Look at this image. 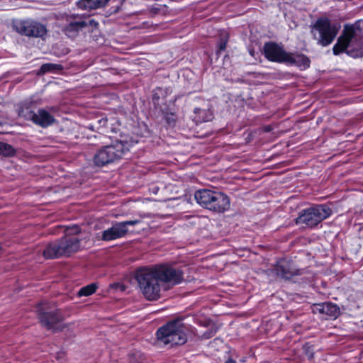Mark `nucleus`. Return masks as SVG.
I'll return each mask as SVG.
<instances>
[{
    "mask_svg": "<svg viewBox=\"0 0 363 363\" xmlns=\"http://www.w3.org/2000/svg\"><path fill=\"white\" fill-rule=\"evenodd\" d=\"M135 278L143 294L150 301L158 299L162 289L168 290L184 280L182 269L170 264L140 269Z\"/></svg>",
    "mask_w": 363,
    "mask_h": 363,
    "instance_id": "nucleus-1",
    "label": "nucleus"
},
{
    "mask_svg": "<svg viewBox=\"0 0 363 363\" xmlns=\"http://www.w3.org/2000/svg\"><path fill=\"white\" fill-rule=\"evenodd\" d=\"M334 55L346 52L352 57L363 56V20L344 26L342 35L333 48Z\"/></svg>",
    "mask_w": 363,
    "mask_h": 363,
    "instance_id": "nucleus-2",
    "label": "nucleus"
},
{
    "mask_svg": "<svg viewBox=\"0 0 363 363\" xmlns=\"http://www.w3.org/2000/svg\"><path fill=\"white\" fill-rule=\"evenodd\" d=\"M194 199L201 206L216 213H223L230 208V199L221 191L208 189L195 191Z\"/></svg>",
    "mask_w": 363,
    "mask_h": 363,
    "instance_id": "nucleus-3",
    "label": "nucleus"
},
{
    "mask_svg": "<svg viewBox=\"0 0 363 363\" xmlns=\"http://www.w3.org/2000/svg\"><path fill=\"white\" fill-rule=\"evenodd\" d=\"M158 340L165 345H183L187 340L186 328L180 320L167 323L157 331Z\"/></svg>",
    "mask_w": 363,
    "mask_h": 363,
    "instance_id": "nucleus-4",
    "label": "nucleus"
},
{
    "mask_svg": "<svg viewBox=\"0 0 363 363\" xmlns=\"http://www.w3.org/2000/svg\"><path fill=\"white\" fill-rule=\"evenodd\" d=\"M127 143L116 141L99 150L94 156V162L96 166L103 167L121 159L128 151Z\"/></svg>",
    "mask_w": 363,
    "mask_h": 363,
    "instance_id": "nucleus-5",
    "label": "nucleus"
},
{
    "mask_svg": "<svg viewBox=\"0 0 363 363\" xmlns=\"http://www.w3.org/2000/svg\"><path fill=\"white\" fill-rule=\"evenodd\" d=\"M339 28V26L332 24L328 18H320L313 26L311 32L320 45L327 46L333 41Z\"/></svg>",
    "mask_w": 363,
    "mask_h": 363,
    "instance_id": "nucleus-6",
    "label": "nucleus"
},
{
    "mask_svg": "<svg viewBox=\"0 0 363 363\" xmlns=\"http://www.w3.org/2000/svg\"><path fill=\"white\" fill-rule=\"evenodd\" d=\"M331 213L332 210L328 206H315L303 211L296 219V223L298 225L313 228L328 218Z\"/></svg>",
    "mask_w": 363,
    "mask_h": 363,
    "instance_id": "nucleus-7",
    "label": "nucleus"
},
{
    "mask_svg": "<svg viewBox=\"0 0 363 363\" xmlns=\"http://www.w3.org/2000/svg\"><path fill=\"white\" fill-rule=\"evenodd\" d=\"M140 223L139 220L116 222L111 228L104 230L99 239L104 241H111L125 236L128 232V226H133Z\"/></svg>",
    "mask_w": 363,
    "mask_h": 363,
    "instance_id": "nucleus-8",
    "label": "nucleus"
},
{
    "mask_svg": "<svg viewBox=\"0 0 363 363\" xmlns=\"http://www.w3.org/2000/svg\"><path fill=\"white\" fill-rule=\"evenodd\" d=\"M13 28L18 33L28 37L41 38L47 32L43 24L32 21H16L13 24Z\"/></svg>",
    "mask_w": 363,
    "mask_h": 363,
    "instance_id": "nucleus-9",
    "label": "nucleus"
},
{
    "mask_svg": "<svg viewBox=\"0 0 363 363\" xmlns=\"http://www.w3.org/2000/svg\"><path fill=\"white\" fill-rule=\"evenodd\" d=\"M264 52L266 58L269 60L284 63L289 53L281 46L274 43H266L264 46Z\"/></svg>",
    "mask_w": 363,
    "mask_h": 363,
    "instance_id": "nucleus-10",
    "label": "nucleus"
},
{
    "mask_svg": "<svg viewBox=\"0 0 363 363\" xmlns=\"http://www.w3.org/2000/svg\"><path fill=\"white\" fill-rule=\"evenodd\" d=\"M58 244L59 252L63 255H69L80 248L79 240L77 237H65L58 242Z\"/></svg>",
    "mask_w": 363,
    "mask_h": 363,
    "instance_id": "nucleus-11",
    "label": "nucleus"
},
{
    "mask_svg": "<svg viewBox=\"0 0 363 363\" xmlns=\"http://www.w3.org/2000/svg\"><path fill=\"white\" fill-rule=\"evenodd\" d=\"M67 25L65 27V31L69 36L72 35V32H77L87 26V23L82 21L77 15H69L66 18Z\"/></svg>",
    "mask_w": 363,
    "mask_h": 363,
    "instance_id": "nucleus-12",
    "label": "nucleus"
},
{
    "mask_svg": "<svg viewBox=\"0 0 363 363\" xmlns=\"http://www.w3.org/2000/svg\"><path fill=\"white\" fill-rule=\"evenodd\" d=\"M313 311L318 312L320 314H325L330 318H335L340 313V309L337 305L331 303H323L313 306Z\"/></svg>",
    "mask_w": 363,
    "mask_h": 363,
    "instance_id": "nucleus-13",
    "label": "nucleus"
},
{
    "mask_svg": "<svg viewBox=\"0 0 363 363\" xmlns=\"http://www.w3.org/2000/svg\"><path fill=\"white\" fill-rule=\"evenodd\" d=\"M32 121L42 127H47L54 123L53 116L44 109H40L31 116Z\"/></svg>",
    "mask_w": 363,
    "mask_h": 363,
    "instance_id": "nucleus-14",
    "label": "nucleus"
},
{
    "mask_svg": "<svg viewBox=\"0 0 363 363\" xmlns=\"http://www.w3.org/2000/svg\"><path fill=\"white\" fill-rule=\"evenodd\" d=\"M285 63L296 65L302 69H305L310 65L309 59L304 55L288 53Z\"/></svg>",
    "mask_w": 363,
    "mask_h": 363,
    "instance_id": "nucleus-15",
    "label": "nucleus"
},
{
    "mask_svg": "<svg viewBox=\"0 0 363 363\" xmlns=\"http://www.w3.org/2000/svg\"><path fill=\"white\" fill-rule=\"evenodd\" d=\"M41 323L48 329L56 330V325L59 323L60 318L52 313H43L40 315Z\"/></svg>",
    "mask_w": 363,
    "mask_h": 363,
    "instance_id": "nucleus-16",
    "label": "nucleus"
},
{
    "mask_svg": "<svg viewBox=\"0 0 363 363\" xmlns=\"http://www.w3.org/2000/svg\"><path fill=\"white\" fill-rule=\"evenodd\" d=\"M109 0H79L77 2L79 8L84 10H92L102 8Z\"/></svg>",
    "mask_w": 363,
    "mask_h": 363,
    "instance_id": "nucleus-17",
    "label": "nucleus"
},
{
    "mask_svg": "<svg viewBox=\"0 0 363 363\" xmlns=\"http://www.w3.org/2000/svg\"><path fill=\"white\" fill-rule=\"evenodd\" d=\"M60 246L58 242L51 243L43 250V255L47 259H52L63 255L60 253Z\"/></svg>",
    "mask_w": 363,
    "mask_h": 363,
    "instance_id": "nucleus-18",
    "label": "nucleus"
},
{
    "mask_svg": "<svg viewBox=\"0 0 363 363\" xmlns=\"http://www.w3.org/2000/svg\"><path fill=\"white\" fill-rule=\"evenodd\" d=\"M96 285L91 284L82 287L78 292L79 296H88L93 294L96 290Z\"/></svg>",
    "mask_w": 363,
    "mask_h": 363,
    "instance_id": "nucleus-19",
    "label": "nucleus"
},
{
    "mask_svg": "<svg viewBox=\"0 0 363 363\" xmlns=\"http://www.w3.org/2000/svg\"><path fill=\"white\" fill-rule=\"evenodd\" d=\"M14 154V149L11 145L0 142V155L4 156H11Z\"/></svg>",
    "mask_w": 363,
    "mask_h": 363,
    "instance_id": "nucleus-20",
    "label": "nucleus"
},
{
    "mask_svg": "<svg viewBox=\"0 0 363 363\" xmlns=\"http://www.w3.org/2000/svg\"><path fill=\"white\" fill-rule=\"evenodd\" d=\"M60 69H61V65L52 63L44 64L41 66L40 68V71L43 73Z\"/></svg>",
    "mask_w": 363,
    "mask_h": 363,
    "instance_id": "nucleus-21",
    "label": "nucleus"
},
{
    "mask_svg": "<svg viewBox=\"0 0 363 363\" xmlns=\"http://www.w3.org/2000/svg\"><path fill=\"white\" fill-rule=\"evenodd\" d=\"M195 113H197V114H199V115H205V116H203L202 118L201 121H203V122L209 121L213 118L212 113L211 111H209L206 112L205 111H203V110H201L200 108H195Z\"/></svg>",
    "mask_w": 363,
    "mask_h": 363,
    "instance_id": "nucleus-22",
    "label": "nucleus"
},
{
    "mask_svg": "<svg viewBox=\"0 0 363 363\" xmlns=\"http://www.w3.org/2000/svg\"><path fill=\"white\" fill-rule=\"evenodd\" d=\"M277 272L282 277L289 278V273L284 269V266L282 264H279L277 266Z\"/></svg>",
    "mask_w": 363,
    "mask_h": 363,
    "instance_id": "nucleus-23",
    "label": "nucleus"
},
{
    "mask_svg": "<svg viewBox=\"0 0 363 363\" xmlns=\"http://www.w3.org/2000/svg\"><path fill=\"white\" fill-rule=\"evenodd\" d=\"M226 42H227V40H225L222 41V42L220 43V44H219V49H220V50H223L225 48V47H226Z\"/></svg>",
    "mask_w": 363,
    "mask_h": 363,
    "instance_id": "nucleus-24",
    "label": "nucleus"
},
{
    "mask_svg": "<svg viewBox=\"0 0 363 363\" xmlns=\"http://www.w3.org/2000/svg\"><path fill=\"white\" fill-rule=\"evenodd\" d=\"M225 363H237L235 359H233V358H228Z\"/></svg>",
    "mask_w": 363,
    "mask_h": 363,
    "instance_id": "nucleus-25",
    "label": "nucleus"
},
{
    "mask_svg": "<svg viewBox=\"0 0 363 363\" xmlns=\"http://www.w3.org/2000/svg\"><path fill=\"white\" fill-rule=\"evenodd\" d=\"M101 121H103L104 124L106 123V120H102Z\"/></svg>",
    "mask_w": 363,
    "mask_h": 363,
    "instance_id": "nucleus-26",
    "label": "nucleus"
}]
</instances>
